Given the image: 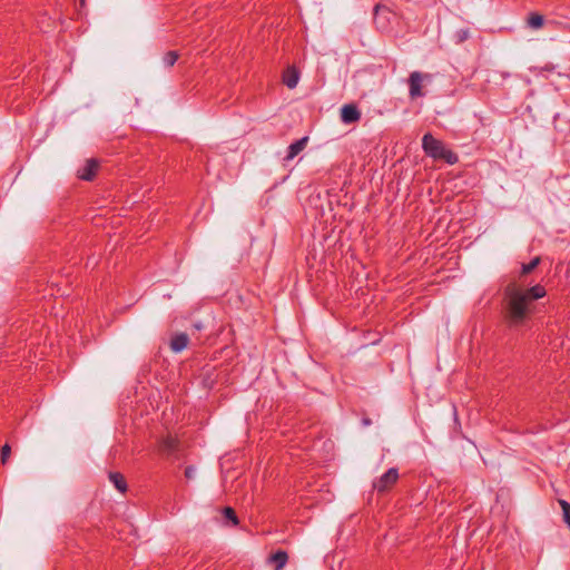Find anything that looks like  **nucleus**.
Segmentation results:
<instances>
[{"instance_id":"obj_1","label":"nucleus","mask_w":570,"mask_h":570,"mask_svg":"<svg viewBox=\"0 0 570 570\" xmlns=\"http://www.w3.org/2000/svg\"><path fill=\"white\" fill-rule=\"evenodd\" d=\"M546 288L537 284L530 288H522L510 283L504 289V317L509 326L524 325L534 312V302L544 297Z\"/></svg>"},{"instance_id":"obj_2","label":"nucleus","mask_w":570,"mask_h":570,"mask_svg":"<svg viewBox=\"0 0 570 570\" xmlns=\"http://www.w3.org/2000/svg\"><path fill=\"white\" fill-rule=\"evenodd\" d=\"M422 148L425 155L434 160H444L449 165H454L459 160L455 153L448 149L443 141L434 138L430 132L423 136Z\"/></svg>"},{"instance_id":"obj_3","label":"nucleus","mask_w":570,"mask_h":570,"mask_svg":"<svg viewBox=\"0 0 570 570\" xmlns=\"http://www.w3.org/2000/svg\"><path fill=\"white\" fill-rule=\"evenodd\" d=\"M424 80L430 81L431 75L422 73L420 71L411 72L409 77V95L412 99L424 96V92L422 91V83Z\"/></svg>"},{"instance_id":"obj_4","label":"nucleus","mask_w":570,"mask_h":570,"mask_svg":"<svg viewBox=\"0 0 570 570\" xmlns=\"http://www.w3.org/2000/svg\"><path fill=\"white\" fill-rule=\"evenodd\" d=\"M399 479V471L396 468H390L383 475L373 482V488L377 492H385L390 490Z\"/></svg>"},{"instance_id":"obj_5","label":"nucleus","mask_w":570,"mask_h":570,"mask_svg":"<svg viewBox=\"0 0 570 570\" xmlns=\"http://www.w3.org/2000/svg\"><path fill=\"white\" fill-rule=\"evenodd\" d=\"M98 168L99 163L96 159H88L86 164L78 169V177L82 180L90 181L96 176Z\"/></svg>"},{"instance_id":"obj_6","label":"nucleus","mask_w":570,"mask_h":570,"mask_svg":"<svg viewBox=\"0 0 570 570\" xmlns=\"http://www.w3.org/2000/svg\"><path fill=\"white\" fill-rule=\"evenodd\" d=\"M361 119V112L355 105H344L341 109V120L344 124H354Z\"/></svg>"},{"instance_id":"obj_7","label":"nucleus","mask_w":570,"mask_h":570,"mask_svg":"<svg viewBox=\"0 0 570 570\" xmlns=\"http://www.w3.org/2000/svg\"><path fill=\"white\" fill-rule=\"evenodd\" d=\"M308 137H303L295 142L291 144L287 148V155L284 157V161L288 163L293 160L304 148L306 147Z\"/></svg>"},{"instance_id":"obj_8","label":"nucleus","mask_w":570,"mask_h":570,"mask_svg":"<svg viewBox=\"0 0 570 570\" xmlns=\"http://www.w3.org/2000/svg\"><path fill=\"white\" fill-rule=\"evenodd\" d=\"M189 337L185 333L175 334L170 340V348L175 353H179L188 345Z\"/></svg>"},{"instance_id":"obj_9","label":"nucleus","mask_w":570,"mask_h":570,"mask_svg":"<svg viewBox=\"0 0 570 570\" xmlns=\"http://www.w3.org/2000/svg\"><path fill=\"white\" fill-rule=\"evenodd\" d=\"M299 80V72L295 67H289L286 69L283 76L284 83L289 88L293 89L297 86Z\"/></svg>"},{"instance_id":"obj_10","label":"nucleus","mask_w":570,"mask_h":570,"mask_svg":"<svg viewBox=\"0 0 570 570\" xmlns=\"http://www.w3.org/2000/svg\"><path fill=\"white\" fill-rule=\"evenodd\" d=\"M109 480L118 491L125 492L127 490V482L121 473L110 472Z\"/></svg>"},{"instance_id":"obj_11","label":"nucleus","mask_w":570,"mask_h":570,"mask_svg":"<svg viewBox=\"0 0 570 570\" xmlns=\"http://www.w3.org/2000/svg\"><path fill=\"white\" fill-rule=\"evenodd\" d=\"M287 553L283 550H278L271 556V561L275 564V570H281L287 562Z\"/></svg>"},{"instance_id":"obj_12","label":"nucleus","mask_w":570,"mask_h":570,"mask_svg":"<svg viewBox=\"0 0 570 570\" xmlns=\"http://www.w3.org/2000/svg\"><path fill=\"white\" fill-rule=\"evenodd\" d=\"M543 24H544V18L542 14L537 13V12H532L529 14V17L527 19V26L530 29L537 30V29L542 28Z\"/></svg>"},{"instance_id":"obj_13","label":"nucleus","mask_w":570,"mask_h":570,"mask_svg":"<svg viewBox=\"0 0 570 570\" xmlns=\"http://www.w3.org/2000/svg\"><path fill=\"white\" fill-rule=\"evenodd\" d=\"M559 504L562 509L563 521L570 528V503L560 499Z\"/></svg>"},{"instance_id":"obj_14","label":"nucleus","mask_w":570,"mask_h":570,"mask_svg":"<svg viewBox=\"0 0 570 570\" xmlns=\"http://www.w3.org/2000/svg\"><path fill=\"white\" fill-rule=\"evenodd\" d=\"M178 52L177 51H168L164 55L163 61L166 67H173L176 61L178 60Z\"/></svg>"},{"instance_id":"obj_15","label":"nucleus","mask_w":570,"mask_h":570,"mask_svg":"<svg viewBox=\"0 0 570 570\" xmlns=\"http://www.w3.org/2000/svg\"><path fill=\"white\" fill-rule=\"evenodd\" d=\"M540 264V257H534L528 264H523L521 267V274L527 275L530 274L538 265Z\"/></svg>"},{"instance_id":"obj_16","label":"nucleus","mask_w":570,"mask_h":570,"mask_svg":"<svg viewBox=\"0 0 570 570\" xmlns=\"http://www.w3.org/2000/svg\"><path fill=\"white\" fill-rule=\"evenodd\" d=\"M224 515L227 520H230L233 522V524H237L238 523V519H237V515L235 513V511L227 507L224 509Z\"/></svg>"},{"instance_id":"obj_17","label":"nucleus","mask_w":570,"mask_h":570,"mask_svg":"<svg viewBox=\"0 0 570 570\" xmlns=\"http://www.w3.org/2000/svg\"><path fill=\"white\" fill-rule=\"evenodd\" d=\"M11 454V448L9 444H4L1 449V462L6 464Z\"/></svg>"},{"instance_id":"obj_18","label":"nucleus","mask_w":570,"mask_h":570,"mask_svg":"<svg viewBox=\"0 0 570 570\" xmlns=\"http://www.w3.org/2000/svg\"><path fill=\"white\" fill-rule=\"evenodd\" d=\"M195 474H196V469H195V466L189 465V466H187V468L185 469V476H186L188 480H191V479L195 476Z\"/></svg>"},{"instance_id":"obj_19","label":"nucleus","mask_w":570,"mask_h":570,"mask_svg":"<svg viewBox=\"0 0 570 570\" xmlns=\"http://www.w3.org/2000/svg\"><path fill=\"white\" fill-rule=\"evenodd\" d=\"M166 448L169 450V451H173L176 446V441L173 440V439H168L165 443Z\"/></svg>"},{"instance_id":"obj_20","label":"nucleus","mask_w":570,"mask_h":570,"mask_svg":"<svg viewBox=\"0 0 570 570\" xmlns=\"http://www.w3.org/2000/svg\"><path fill=\"white\" fill-rule=\"evenodd\" d=\"M385 10H386L385 7L376 6L374 9V12H375V14H379L381 11H385Z\"/></svg>"},{"instance_id":"obj_21","label":"nucleus","mask_w":570,"mask_h":570,"mask_svg":"<svg viewBox=\"0 0 570 570\" xmlns=\"http://www.w3.org/2000/svg\"><path fill=\"white\" fill-rule=\"evenodd\" d=\"M554 69V67L552 65H547L542 68V70H546V71H552Z\"/></svg>"},{"instance_id":"obj_22","label":"nucleus","mask_w":570,"mask_h":570,"mask_svg":"<svg viewBox=\"0 0 570 570\" xmlns=\"http://www.w3.org/2000/svg\"><path fill=\"white\" fill-rule=\"evenodd\" d=\"M363 423H364L365 425H370V424H371V421H370L368 419H365V420H363Z\"/></svg>"},{"instance_id":"obj_23","label":"nucleus","mask_w":570,"mask_h":570,"mask_svg":"<svg viewBox=\"0 0 570 570\" xmlns=\"http://www.w3.org/2000/svg\"><path fill=\"white\" fill-rule=\"evenodd\" d=\"M86 0H80V4L85 6Z\"/></svg>"}]
</instances>
